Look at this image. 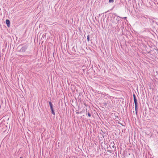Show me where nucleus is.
<instances>
[{"label": "nucleus", "instance_id": "nucleus-9", "mask_svg": "<svg viewBox=\"0 0 158 158\" xmlns=\"http://www.w3.org/2000/svg\"><path fill=\"white\" fill-rule=\"evenodd\" d=\"M135 113H136V114H137V111H136Z\"/></svg>", "mask_w": 158, "mask_h": 158}, {"label": "nucleus", "instance_id": "nucleus-5", "mask_svg": "<svg viewBox=\"0 0 158 158\" xmlns=\"http://www.w3.org/2000/svg\"><path fill=\"white\" fill-rule=\"evenodd\" d=\"M51 110H52V113L54 114V115H55V112H54V110H53V109H52Z\"/></svg>", "mask_w": 158, "mask_h": 158}, {"label": "nucleus", "instance_id": "nucleus-6", "mask_svg": "<svg viewBox=\"0 0 158 158\" xmlns=\"http://www.w3.org/2000/svg\"><path fill=\"white\" fill-rule=\"evenodd\" d=\"M114 2V0H109V2L110 3L113 2Z\"/></svg>", "mask_w": 158, "mask_h": 158}, {"label": "nucleus", "instance_id": "nucleus-10", "mask_svg": "<svg viewBox=\"0 0 158 158\" xmlns=\"http://www.w3.org/2000/svg\"><path fill=\"white\" fill-rule=\"evenodd\" d=\"M113 147L114 148V146H113Z\"/></svg>", "mask_w": 158, "mask_h": 158}, {"label": "nucleus", "instance_id": "nucleus-8", "mask_svg": "<svg viewBox=\"0 0 158 158\" xmlns=\"http://www.w3.org/2000/svg\"><path fill=\"white\" fill-rule=\"evenodd\" d=\"M88 115L89 116V117L91 116V114H90L88 113Z\"/></svg>", "mask_w": 158, "mask_h": 158}, {"label": "nucleus", "instance_id": "nucleus-2", "mask_svg": "<svg viewBox=\"0 0 158 158\" xmlns=\"http://www.w3.org/2000/svg\"><path fill=\"white\" fill-rule=\"evenodd\" d=\"M6 23L7 25V26L9 27L10 25V21L8 19H6Z\"/></svg>", "mask_w": 158, "mask_h": 158}, {"label": "nucleus", "instance_id": "nucleus-1", "mask_svg": "<svg viewBox=\"0 0 158 158\" xmlns=\"http://www.w3.org/2000/svg\"><path fill=\"white\" fill-rule=\"evenodd\" d=\"M133 98L135 105H137V100L136 98V96L135 94H133Z\"/></svg>", "mask_w": 158, "mask_h": 158}, {"label": "nucleus", "instance_id": "nucleus-3", "mask_svg": "<svg viewBox=\"0 0 158 158\" xmlns=\"http://www.w3.org/2000/svg\"><path fill=\"white\" fill-rule=\"evenodd\" d=\"M49 103L51 110L53 109L52 107V102H49Z\"/></svg>", "mask_w": 158, "mask_h": 158}, {"label": "nucleus", "instance_id": "nucleus-7", "mask_svg": "<svg viewBox=\"0 0 158 158\" xmlns=\"http://www.w3.org/2000/svg\"><path fill=\"white\" fill-rule=\"evenodd\" d=\"M87 40H88V41H89V35H88L87 36Z\"/></svg>", "mask_w": 158, "mask_h": 158}, {"label": "nucleus", "instance_id": "nucleus-4", "mask_svg": "<svg viewBox=\"0 0 158 158\" xmlns=\"http://www.w3.org/2000/svg\"><path fill=\"white\" fill-rule=\"evenodd\" d=\"M135 110L136 111H137L138 110V108H137V105H135Z\"/></svg>", "mask_w": 158, "mask_h": 158}]
</instances>
